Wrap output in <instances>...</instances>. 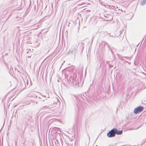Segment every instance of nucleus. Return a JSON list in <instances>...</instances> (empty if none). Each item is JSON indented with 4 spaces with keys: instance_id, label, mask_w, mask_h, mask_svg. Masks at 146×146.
<instances>
[{
    "instance_id": "nucleus-1",
    "label": "nucleus",
    "mask_w": 146,
    "mask_h": 146,
    "mask_svg": "<svg viewBox=\"0 0 146 146\" xmlns=\"http://www.w3.org/2000/svg\"><path fill=\"white\" fill-rule=\"evenodd\" d=\"M36 93L35 92V93H31L28 95V96L26 97V98L27 99L29 98H30L31 100H32L34 98H36L37 96L36 94Z\"/></svg>"
},
{
    "instance_id": "nucleus-2",
    "label": "nucleus",
    "mask_w": 146,
    "mask_h": 146,
    "mask_svg": "<svg viewBox=\"0 0 146 146\" xmlns=\"http://www.w3.org/2000/svg\"><path fill=\"white\" fill-rule=\"evenodd\" d=\"M107 135L109 137H112L115 135L114 128L111 130L110 131L107 133Z\"/></svg>"
},
{
    "instance_id": "nucleus-3",
    "label": "nucleus",
    "mask_w": 146,
    "mask_h": 146,
    "mask_svg": "<svg viewBox=\"0 0 146 146\" xmlns=\"http://www.w3.org/2000/svg\"><path fill=\"white\" fill-rule=\"evenodd\" d=\"M143 108V107L139 106L134 109V112L135 113L137 114L141 112Z\"/></svg>"
},
{
    "instance_id": "nucleus-4",
    "label": "nucleus",
    "mask_w": 146,
    "mask_h": 146,
    "mask_svg": "<svg viewBox=\"0 0 146 146\" xmlns=\"http://www.w3.org/2000/svg\"><path fill=\"white\" fill-rule=\"evenodd\" d=\"M24 14L23 13L18 14L17 15V18L20 19L19 20V22H21L23 21Z\"/></svg>"
},
{
    "instance_id": "nucleus-5",
    "label": "nucleus",
    "mask_w": 146,
    "mask_h": 146,
    "mask_svg": "<svg viewBox=\"0 0 146 146\" xmlns=\"http://www.w3.org/2000/svg\"><path fill=\"white\" fill-rule=\"evenodd\" d=\"M101 46L102 48L104 49L106 48V46H107L109 48H110V45L107 42H102Z\"/></svg>"
},
{
    "instance_id": "nucleus-6",
    "label": "nucleus",
    "mask_w": 146,
    "mask_h": 146,
    "mask_svg": "<svg viewBox=\"0 0 146 146\" xmlns=\"http://www.w3.org/2000/svg\"><path fill=\"white\" fill-rule=\"evenodd\" d=\"M114 129L115 134L121 135L123 131L122 130H118L115 128H114Z\"/></svg>"
},
{
    "instance_id": "nucleus-7",
    "label": "nucleus",
    "mask_w": 146,
    "mask_h": 146,
    "mask_svg": "<svg viewBox=\"0 0 146 146\" xmlns=\"http://www.w3.org/2000/svg\"><path fill=\"white\" fill-rule=\"evenodd\" d=\"M76 52V49L75 48H71L69 51V53L75 55Z\"/></svg>"
},
{
    "instance_id": "nucleus-8",
    "label": "nucleus",
    "mask_w": 146,
    "mask_h": 146,
    "mask_svg": "<svg viewBox=\"0 0 146 146\" xmlns=\"http://www.w3.org/2000/svg\"><path fill=\"white\" fill-rule=\"evenodd\" d=\"M106 16V17L108 18L107 19V20L108 21L111 20L113 19V17L111 15H107V16Z\"/></svg>"
},
{
    "instance_id": "nucleus-9",
    "label": "nucleus",
    "mask_w": 146,
    "mask_h": 146,
    "mask_svg": "<svg viewBox=\"0 0 146 146\" xmlns=\"http://www.w3.org/2000/svg\"><path fill=\"white\" fill-rule=\"evenodd\" d=\"M146 3V0H143L141 3V5H143Z\"/></svg>"
},
{
    "instance_id": "nucleus-10",
    "label": "nucleus",
    "mask_w": 146,
    "mask_h": 146,
    "mask_svg": "<svg viewBox=\"0 0 146 146\" xmlns=\"http://www.w3.org/2000/svg\"><path fill=\"white\" fill-rule=\"evenodd\" d=\"M116 8H117L118 7H117V6H113L112 5L111 6V8L113 9H116Z\"/></svg>"
},
{
    "instance_id": "nucleus-11",
    "label": "nucleus",
    "mask_w": 146,
    "mask_h": 146,
    "mask_svg": "<svg viewBox=\"0 0 146 146\" xmlns=\"http://www.w3.org/2000/svg\"><path fill=\"white\" fill-rule=\"evenodd\" d=\"M75 86H76L77 87H79V82H78V83H77L76 84H75Z\"/></svg>"
},
{
    "instance_id": "nucleus-12",
    "label": "nucleus",
    "mask_w": 146,
    "mask_h": 146,
    "mask_svg": "<svg viewBox=\"0 0 146 146\" xmlns=\"http://www.w3.org/2000/svg\"><path fill=\"white\" fill-rule=\"evenodd\" d=\"M29 80L28 79L26 80V83L27 85H29Z\"/></svg>"
},
{
    "instance_id": "nucleus-13",
    "label": "nucleus",
    "mask_w": 146,
    "mask_h": 146,
    "mask_svg": "<svg viewBox=\"0 0 146 146\" xmlns=\"http://www.w3.org/2000/svg\"><path fill=\"white\" fill-rule=\"evenodd\" d=\"M48 108V107L46 106H44L43 107V108Z\"/></svg>"
},
{
    "instance_id": "nucleus-14",
    "label": "nucleus",
    "mask_w": 146,
    "mask_h": 146,
    "mask_svg": "<svg viewBox=\"0 0 146 146\" xmlns=\"http://www.w3.org/2000/svg\"><path fill=\"white\" fill-rule=\"evenodd\" d=\"M30 104V103L29 102H28L27 103V104H26V105H29Z\"/></svg>"
},
{
    "instance_id": "nucleus-15",
    "label": "nucleus",
    "mask_w": 146,
    "mask_h": 146,
    "mask_svg": "<svg viewBox=\"0 0 146 146\" xmlns=\"http://www.w3.org/2000/svg\"><path fill=\"white\" fill-rule=\"evenodd\" d=\"M57 138H55V140L56 141H58V140L57 139Z\"/></svg>"
},
{
    "instance_id": "nucleus-16",
    "label": "nucleus",
    "mask_w": 146,
    "mask_h": 146,
    "mask_svg": "<svg viewBox=\"0 0 146 146\" xmlns=\"http://www.w3.org/2000/svg\"><path fill=\"white\" fill-rule=\"evenodd\" d=\"M38 28H34L33 29H38Z\"/></svg>"
},
{
    "instance_id": "nucleus-17",
    "label": "nucleus",
    "mask_w": 146,
    "mask_h": 146,
    "mask_svg": "<svg viewBox=\"0 0 146 146\" xmlns=\"http://www.w3.org/2000/svg\"><path fill=\"white\" fill-rule=\"evenodd\" d=\"M58 135H59V138H60V136L59 134L58 133Z\"/></svg>"
},
{
    "instance_id": "nucleus-18",
    "label": "nucleus",
    "mask_w": 146,
    "mask_h": 146,
    "mask_svg": "<svg viewBox=\"0 0 146 146\" xmlns=\"http://www.w3.org/2000/svg\"><path fill=\"white\" fill-rule=\"evenodd\" d=\"M28 57L29 58H30V57H31V56H28Z\"/></svg>"
},
{
    "instance_id": "nucleus-19",
    "label": "nucleus",
    "mask_w": 146,
    "mask_h": 146,
    "mask_svg": "<svg viewBox=\"0 0 146 146\" xmlns=\"http://www.w3.org/2000/svg\"><path fill=\"white\" fill-rule=\"evenodd\" d=\"M76 75L75 74V78H76Z\"/></svg>"
},
{
    "instance_id": "nucleus-20",
    "label": "nucleus",
    "mask_w": 146,
    "mask_h": 146,
    "mask_svg": "<svg viewBox=\"0 0 146 146\" xmlns=\"http://www.w3.org/2000/svg\"><path fill=\"white\" fill-rule=\"evenodd\" d=\"M31 85V84H29V86H30Z\"/></svg>"
},
{
    "instance_id": "nucleus-21",
    "label": "nucleus",
    "mask_w": 146,
    "mask_h": 146,
    "mask_svg": "<svg viewBox=\"0 0 146 146\" xmlns=\"http://www.w3.org/2000/svg\"><path fill=\"white\" fill-rule=\"evenodd\" d=\"M25 81V83H26V82H25V81Z\"/></svg>"
},
{
    "instance_id": "nucleus-22",
    "label": "nucleus",
    "mask_w": 146,
    "mask_h": 146,
    "mask_svg": "<svg viewBox=\"0 0 146 146\" xmlns=\"http://www.w3.org/2000/svg\"><path fill=\"white\" fill-rule=\"evenodd\" d=\"M38 25H37V27H38Z\"/></svg>"
},
{
    "instance_id": "nucleus-23",
    "label": "nucleus",
    "mask_w": 146,
    "mask_h": 146,
    "mask_svg": "<svg viewBox=\"0 0 146 146\" xmlns=\"http://www.w3.org/2000/svg\"><path fill=\"white\" fill-rule=\"evenodd\" d=\"M77 0L78 1H79V0Z\"/></svg>"
},
{
    "instance_id": "nucleus-24",
    "label": "nucleus",
    "mask_w": 146,
    "mask_h": 146,
    "mask_svg": "<svg viewBox=\"0 0 146 146\" xmlns=\"http://www.w3.org/2000/svg\"><path fill=\"white\" fill-rule=\"evenodd\" d=\"M96 146H98V145H96Z\"/></svg>"
}]
</instances>
